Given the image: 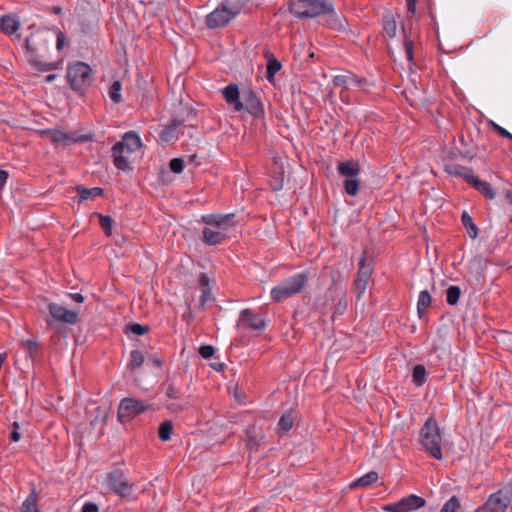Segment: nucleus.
<instances>
[{"mask_svg": "<svg viewBox=\"0 0 512 512\" xmlns=\"http://www.w3.org/2000/svg\"><path fill=\"white\" fill-rule=\"evenodd\" d=\"M54 34L48 29H37L27 36L23 43L24 56L28 64L35 70L48 72L59 69V62H46L52 49Z\"/></svg>", "mask_w": 512, "mask_h": 512, "instance_id": "1", "label": "nucleus"}, {"mask_svg": "<svg viewBox=\"0 0 512 512\" xmlns=\"http://www.w3.org/2000/svg\"><path fill=\"white\" fill-rule=\"evenodd\" d=\"M419 442L422 450L434 459L441 460L442 453V433L438 422L430 416L419 431Z\"/></svg>", "mask_w": 512, "mask_h": 512, "instance_id": "2", "label": "nucleus"}, {"mask_svg": "<svg viewBox=\"0 0 512 512\" xmlns=\"http://www.w3.org/2000/svg\"><path fill=\"white\" fill-rule=\"evenodd\" d=\"M291 14L299 19H312L333 12V3L329 0H292L288 4Z\"/></svg>", "mask_w": 512, "mask_h": 512, "instance_id": "3", "label": "nucleus"}, {"mask_svg": "<svg viewBox=\"0 0 512 512\" xmlns=\"http://www.w3.org/2000/svg\"><path fill=\"white\" fill-rule=\"evenodd\" d=\"M310 276L311 271L307 269L285 278L278 285L272 288V300L275 302H282L287 298L299 294L306 286Z\"/></svg>", "mask_w": 512, "mask_h": 512, "instance_id": "4", "label": "nucleus"}, {"mask_svg": "<svg viewBox=\"0 0 512 512\" xmlns=\"http://www.w3.org/2000/svg\"><path fill=\"white\" fill-rule=\"evenodd\" d=\"M66 77L71 89L79 94H84L94 81L91 67L81 61L68 65Z\"/></svg>", "mask_w": 512, "mask_h": 512, "instance_id": "5", "label": "nucleus"}, {"mask_svg": "<svg viewBox=\"0 0 512 512\" xmlns=\"http://www.w3.org/2000/svg\"><path fill=\"white\" fill-rule=\"evenodd\" d=\"M164 394L168 399L166 409L171 413L178 414L190 407V397L186 396L181 385H178L175 378H168L163 384Z\"/></svg>", "mask_w": 512, "mask_h": 512, "instance_id": "6", "label": "nucleus"}, {"mask_svg": "<svg viewBox=\"0 0 512 512\" xmlns=\"http://www.w3.org/2000/svg\"><path fill=\"white\" fill-rule=\"evenodd\" d=\"M512 502V484L504 485L491 494L474 512H505Z\"/></svg>", "mask_w": 512, "mask_h": 512, "instance_id": "7", "label": "nucleus"}, {"mask_svg": "<svg viewBox=\"0 0 512 512\" xmlns=\"http://www.w3.org/2000/svg\"><path fill=\"white\" fill-rule=\"evenodd\" d=\"M206 228L225 233L226 236H233L236 231L235 215L231 214H207L201 217Z\"/></svg>", "mask_w": 512, "mask_h": 512, "instance_id": "8", "label": "nucleus"}, {"mask_svg": "<svg viewBox=\"0 0 512 512\" xmlns=\"http://www.w3.org/2000/svg\"><path fill=\"white\" fill-rule=\"evenodd\" d=\"M152 408V404L132 397L123 398L120 401L117 418L121 423L135 418L146 410Z\"/></svg>", "mask_w": 512, "mask_h": 512, "instance_id": "9", "label": "nucleus"}, {"mask_svg": "<svg viewBox=\"0 0 512 512\" xmlns=\"http://www.w3.org/2000/svg\"><path fill=\"white\" fill-rule=\"evenodd\" d=\"M107 483L111 491L117 496L127 498L131 495L133 484L122 469L115 468L111 470L107 474Z\"/></svg>", "mask_w": 512, "mask_h": 512, "instance_id": "10", "label": "nucleus"}, {"mask_svg": "<svg viewBox=\"0 0 512 512\" xmlns=\"http://www.w3.org/2000/svg\"><path fill=\"white\" fill-rule=\"evenodd\" d=\"M358 266L359 268L354 280V291L357 299H360L367 289L374 269L373 258H360Z\"/></svg>", "mask_w": 512, "mask_h": 512, "instance_id": "11", "label": "nucleus"}, {"mask_svg": "<svg viewBox=\"0 0 512 512\" xmlns=\"http://www.w3.org/2000/svg\"><path fill=\"white\" fill-rule=\"evenodd\" d=\"M240 8L235 10L228 9L226 5L221 4L214 11L206 16V25L210 29H216L226 26L237 14Z\"/></svg>", "mask_w": 512, "mask_h": 512, "instance_id": "12", "label": "nucleus"}, {"mask_svg": "<svg viewBox=\"0 0 512 512\" xmlns=\"http://www.w3.org/2000/svg\"><path fill=\"white\" fill-rule=\"evenodd\" d=\"M242 99V102L244 103L243 110L247 111L255 119L264 117L265 112L263 103L253 89H244L242 91Z\"/></svg>", "mask_w": 512, "mask_h": 512, "instance_id": "13", "label": "nucleus"}, {"mask_svg": "<svg viewBox=\"0 0 512 512\" xmlns=\"http://www.w3.org/2000/svg\"><path fill=\"white\" fill-rule=\"evenodd\" d=\"M489 264L512 267L509 261L492 262L490 258H471L468 262V272L480 282L484 279Z\"/></svg>", "mask_w": 512, "mask_h": 512, "instance_id": "14", "label": "nucleus"}, {"mask_svg": "<svg viewBox=\"0 0 512 512\" xmlns=\"http://www.w3.org/2000/svg\"><path fill=\"white\" fill-rule=\"evenodd\" d=\"M48 311L53 320L57 322H63L71 325H74L78 322L79 317L76 311L68 310L59 304L49 303Z\"/></svg>", "mask_w": 512, "mask_h": 512, "instance_id": "15", "label": "nucleus"}, {"mask_svg": "<svg viewBox=\"0 0 512 512\" xmlns=\"http://www.w3.org/2000/svg\"><path fill=\"white\" fill-rule=\"evenodd\" d=\"M141 146L142 142L139 135L134 131H129L124 134L122 141L116 142L113 145L112 150L133 153L139 150Z\"/></svg>", "mask_w": 512, "mask_h": 512, "instance_id": "16", "label": "nucleus"}, {"mask_svg": "<svg viewBox=\"0 0 512 512\" xmlns=\"http://www.w3.org/2000/svg\"><path fill=\"white\" fill-rule=\"evenodd\" d=\"M333 84L344 89L361 88L365 90L367 80L356 76L351 72H347L343 75H337L333 78Z\"/></svg>", "mask_w": 512, "mask_h": 512, "instance_id": "17", "label": "nucleus"}, {"mask_svg": "<svg viewBox=\"0 0 512 512\" xmlns=\"http://www.w3.org/2000/svg\"><path fill=\"white\" fill-rule=\"evenodd\" d=\"M243 324L250 329L262 331L266 328V322L259 315L255 314L251 309L246 308L240 312L238 325Z\"/></svg>", "mask_w": 512, "mask_h": 512, "instance_id": "18", "label": "nucleus"}, {"mask_svg": "<svg viewBox=\"0 0 512 512\" xmlns=\"http://www.w3.org/2000/svg\"><path fill=\"white\" fill-rule=\"evenodd\" d=\"M246 446L249 450L257 451L264 441V434L255 424H250L245 429Z\"/></svg>", "mask_w": 512, "mask_h": 512, "instance_id": "19", "label": "nucleus"}, {"mask_svg": "<svg viewBox=\"0 0 512 512\" xmlns=\"http://www.w3.org/2000/svg\"><path fill=\"white\" fill-rule=\"evenodd\" d=\"M223 98L229 105H233L235 111H242L244 103L240 100V92L237 84H229L222 91Z\"/></svg>", "mask_w": 512, "mask_h": 512, "instance_id": "20", "label": "nucleus"}, {"mask_svg": "<svg viewBox=\"0 0 512 512\" xmlns=\"http://www.w3.org/2000/svg\"><path fill=\"white\" fill-rule=\"evenodd\" d=\"M467 183L480 192L486 199L492 200L496 196V192L491 184L480 180L474 175L467 176Z\"/></svg>", "mask_w": 512, "mask_h": 512, "instance_id": "21", "label": "nucleus"}, {"mask_svg": "<svg viewBox=\"0 0 512 512\" xmlns=\"http://www.w3.org/2000/svg\"><path fill=\"white\" fill-rule=\"evenodd\" d=\"M185 120L173 119L168 125H166L160 132L159 137L163 142L169 143L178 138V129L184 126Z\"/></svg>", "mask_w": 512, "mask_h": 512, "instance_id": "22", "label": "nucleus"}, {"mask_svg": "<svg viewBox=\"0 0 512 512\" xmlns=\"http://www.w3.org/2000/svg\"><path fill=\"white\" fill-rule=\"evenodd\" d=\"M203 262H197V265L202 269H208V271L200 272L198 276V284L201 289L211 288L210 283L214 280V273L212 271L213 265L210 258H202Z\"/></svg>", "mask_w": 512, "mask_h": 512, "instance_id": "23", "label": "nucleus"}, {"mask_svg": "<svg viewBox=\"0 0 512 512\" xmlns=\"http://www.w3.org/2000/svg\"><path fill=\"white\" fill-rule=\"evenodd\" d=\"M402 512H411L425 506L426 500L415 494H410L400 500Z\"/></svg>", "mask_w": 512, "mask_h": 512, "instance_id": "24", "label": "nucleus"}, {"mask_svg": "<svg viewBox=\"0 0 512 512\" xmlns=\"http://www.w3.org/2000/svg\"><path fill=\"white\" fill-rule=\"evenodd\" d=\"M20 28V22L16 15L6 14L0 18V31L6 35H13Z\"/></svg>", "mask_w": 512, "mask_h": 512, "instance_id": "25", "label": "nucleus"}, {"mask_svg": "<svg viewBox=\"0 0 512 512\" xmlns=\"http://www.w3.org/2000/svg\"><path fill=\"white\" fill-rule=\"evenodd\" d=\"M337 171L346 179L355 178L360 173V165L354 160L341 161L337 165Z\"/></svg>", "mask_w": 512, "mask_h": 512, "instance_id": "26", "label": "nucleus"}, {"mask_svg": "<svg viewBox=\"0 0 512 512\" xmlns=\"http://www.w3.org/2000/svg\"><path fill=\"white\" fill-rule=\"evenodd\" d=\"M229 238L223 232L214 231L206 227L202 231V240L206 245H220Z\"/></svg>", "mask_w": 512, "mask_h": 512, "instance_id": "27", "label": "nucleus"}, {"mask_svg": "<svg viewBox=\"0 0 512 512\" xmlns=\"http://www.w3.org/2000/svg\"><path fill=\"white\" fill-rule=\"evenodd\" d=\"M324 15L328 16L325 21V26L328 28L337 30L339 32H344L347 30L348 24L346 19L339 17L334 7L332 13H325Z\"/></svg>", "mask_w": 512, "mask_h": 512, "instance_id": "28", "label": "nucleus"}, {"mask_svg": "<svg viewBox=\"0 0 512 512\" xmlns=\"http://www.w3.org/2000/svg\"><path fill=\"white\" fill-rule=\"evenodd\" d=\"M39 495L35 488H32L29 495L23 501L20 512H41L38 507Z\"/></svg>", "mask_w": 512, "mask_h": 512, "instance_id": "29", "label": "nucleus"}, {"mask_svg": "<svg viewBox=\"0 0 512 512\" xmlns=\"http://www.w3.org/2000/svg\"><path fill=\"white\" fill-rule=\"evenodd\" d=\"M461 222L464 226L468 236L471 239H476L478 237L479 229L477 225L475 224L473 218L470 216V214L467 211H463L461 214Z\"/></svg>", "mask_w": 512, "mask_h": 512, "instance_id": "30", "label": "nucleus"}, {"mask_svg": "<svg viewBox=\"0 0 512 512\" xmlns=\"http://www.w3.org/2000/svg\"><path fill=\"white\" fill-rule=\"evenodd\" d=\"M75 189L79 195V202L101 196L104 193L103 189L100 187L86 188L82 185H78Z\"/></svg>", "mask_w": 512, "mask_h": 512, "instance_id": "31", "label": "nucleus"}, {"mask_svg": "<svg viewBox=\"0 0 512 512\" xmlns=\"http://www.w3.org/2000/svg\"><path fill=\"white\" fill-rule=\"evenodd\" d=\"M379 476L375 471H370L367 474L359 477L355 481L350 484V488L354 489L356 487H367L375 482H377Z\"/></svg>", "mask_w": 512, "mask_h": 512, "instance_id": "32", "label": "nucleus"}, {"mask_svg": "<svg viewBox=\"0 0 512 512\" xmlns=\"http://www.w3.org/2000/svg\"><path fill=\"white\" fill-rule=\"evenodd\" d=\"M444 170L451 176H458L464 178L466 182L467 176L473 175L472 170L470 168L458 164L445 165Z\"/></svg>", "mask_w": 512, "mask_h": 512, "instance_id": "33", "label": "nucleus"}, {"mask_svg": "<svg viewBox=\"0 0 512 512\" xmlns=\"http://www.w3.org/2000/svg\"><path fill=\"white\" fill-rule=\"evenodd\" d=\"M432 297L428 290H423L419 294L417 303V312L419 317H423L426 314L427 308L431 305Z\"/></svg>", "mask_w": 512, "mask_h": 512, "instance_id": "34", "label": "nucleus"}, {"mask_svg": "<svg viewBox=\"0 0 512 512\" xmlns=\"http://www.w3.org/2000/svg\"><path fill=\"white\" fill-rule=\"evenodd\" d=\"M112 156L113 163L117 169L125 172L132 170V167L130 166L127 158L124 156V152H122L121 150H112Z\"/></svg>", "mask_w": 512, "mask_h": 512, "instance_id": "35", "label": "nucleus"}, {"mask_svg": "<svg viewBox=\"0 0 512 512\" xmlns=\"http://www.w3.org/2000/svg\"><path fill=\"white\" fill-rule=\"evenodd\" d=\"M145 361V356L140 350H132L130 352V360L127 363V369L129 371H135L140 368Z\"/></svg>", "mask_w": 512, "mask_h": 512, "instance_id": "36", "label": "nucleus"}, {"mask_svg": "<svg viewBox=\"0 0 512 512\" xmlns=\"http://www.w3.org/2000/svg\"><path fill=\"white\" fill-rule=\"evenodd\" d=\"M383 29L388 37L396 36L397 24L392 14L387 13L383 16Z\"/></svg>", "mask_w": 512, "mask_h": 512, "instance_id": "37", "label": "nucleus"}, {"mask_svg": "<svg viewBox=\"0 0 512 512\" xmlns=\"http://www.w3.org/2000/svg\"><path fill=\"white\" fill-rule=\"evenodd\" d=\"M173 432V423L170 420H165L159 425L158 437L161 441L166 442L171 439Z\"/></svg>", "mask_w": 512, "mask_h": 512, "instance_id": "38", "label": "nucleus"}, {"mask_svg": "<svg viewBox=\"0 0 512 512\" xmlns=\"http://www.w3.org/2000/svg\"><path fill=\"white\" fill-rule=\"evenodd\" d=\"M426 369L423 365L417 364L412 371V381L416 386H422L426 382Z\"/></svg>", "mask_w": 512, "mask_h": 512, "instance_id": "39", "label": "nucleus"}, {"mask_svg": "<svg viewBox=\"0 0 512 512\" xmlns=\"http://www.w3.org/2000/svg\"><path fill=\"white\" fill-rule=\"evenodd\" d=\"M281 68H282L281 62L278 61L273 55H271L268 58L267 70H266V78L268 79V81H272L275 74L277 72H279L281 70Z\"/></svg>", "mask_w": 512, "mask_h": 512, "instance_id": "40", "label": "nucleus"}, {"mask_svg": "<svg viewBox=\"0 0 512 512\" xmlns=\"http://www.w3.org/2000/svg\"><path fill=\"white\" fill-rule=\"evenodd\" d=\"M294 416L291 411H286L279 419L278 428L281 431L288 432L294 425Z\"/></svg>", "mask_w": 512, "mask_h": 512, "instance_id": "41", "label": "nucleus"}, {"mask_svg": "<svg viewBox=\"0 0 512 512\" xmlns=\"http://www.w3.org/2000/svg\"><path fill=\"white\" fill-rule=\"evenodd\" d=\"M150 331V327L148 325H142L139 323H130L125 326V334H135L137 336H142Z\"/></svg>", "mask_w": 512, "mask_h": 512, "instance_id": "42", "label": "nucleus"}, {"mask_svg": "<svg viewBox=\"0 0 512 512\" xmlns=\"http://www.w3.org/2000/svg\"><path fill=\"white\" fill-rule=\"evenodd\" d=\"M461 296V288L457 285H451L446 290V301L449 305L454 306L458 303Z\"/></svg>", "mask_w": 512, "mask_h": 512, "instance_id": "43", "label": "nucleus"}, {"mask_svg": "<svg viewBox=\"0 0 512 512\" xmlns=\"http://www.w3.org/2000/svg\"><path fill=\"white\" fill-rule=\"evenodd\" d=\"M51 134V141L53 143H63L65 145L71 144L72 134L62 132L60 130L49 131Z\"/></svg>", "mask_w": 512, "mask_h": 512, "instance_id": "44", "label": "nucleus"}, {"mask_svg": "<svg viewBox=\"0 0 512 512\" xmlns=\"http://www.w3.org/2000/svg\"><path fill=\"white\" fill-rule=\"evenodd\" d=\"M359 188L360 181L357 179V177L344 180V189L348 195L356 196L359 192Z\"/></svg>", "mask_w": 512, "mask_h": 512, "instance_id": "45", "label": "nucleus"}, {"mask_svg": "<svg viewBox=\"0 0 512 512\" xmlns=\"http://www.w3.org/2000/svg\"><path fill=\"white\" fill-rule=\"evenodd\" d=\"M22 347L27 349L28 356L31 360H35L36 353L40 349V344L34 339H27L21 343Z\"/></svg>", "mask_w": 512, "mask_h": 512, "instance_id": "46", "label": "nucleus"}, {"mask_svg": "<svg viewBox=\"0 0 512 512\" xmlns=\"http://www.w3.org/2000/svg\"><path fill=\"white\" fill-rule=\"evenodd\" d=\"M122 88V84L120 81H114L109 88V97L114 103H120L122 101V97L120 94Z\"/></svg>", "mask_w": 512, "mask_h": 512, "instance_id": "47", "label": "nucleus"}, {"mask_svg": "<svg viewBox=\"0 0 512 512\" xmlns=\"http://www.w3.org/2000/svg\"><path fill=\"white\" fill-rule=\"evenodd\" d=\"M348 308V299L346 293L343 292L337 303L334 305V315H343Z\"/></svg>", "mask_w": 512, "mask_h": 512, "instance_id": "48", "label": "nucleus"}, {"mask_svg": "<svg viewBox=\"0 0 512 512\" xmlns=\"http://www.w3.org/2000/svg\"><path fill=\"white\" fill-rule=\"evenodd\" d=\"M460 506L459 498L454 495L443 505L440 512H457Z\"/></svg>", "mask_w": 512, "mask_h": 512, "instance_id": "49", "label": "nucleus"}, {"mask_svg": "<svg viewBox=\"0 0 512 512\" xmlns=\"http://www.w3.org/2000/svg\"><path fill=\"white\" fill-rule=\"evenodd\" d=\"M97 216L99 218V223H100L102 229L105 231V233L107 235H110L112 224L114 222L113 219L110 216L102 215V214H97Z\"/></svg>", "mask_w": 512, "mask_h": 512, "instance_id": "50", "label": "nucleus"}, {"mask_svg": "<svg viewBox=\"0 0 512 512\" xmlns=\"http://www.w3.org/2000/svg\"><path fill=\"white\" fill-rule=\"evenodd\" d=\"M184 166V160L182 158H173L169 163L171 171L176 174L182 173Z\"/></svg>", "mask_w": 512, "mask_h": 512, "instance_id": "51", "label": "nucleus"}, {"mask_svg": "<svg viewBox=\"0 0 512 512\" xmlns=\"http://www.w3.org/2000/svg\"><path fill=\"white\" fill-rule=\"evenodd\" d=\"M404 46H405V54H406V57H407L408 61L410 63H414V53H413L414 44H413V41L406 37L405 41H404Z\"/></svg>", "mask_w": 512, "mask_h": 512, "instance_id": "52", "label": "nucleus"}, {"mask_svg": "<svg viewBox=\"0 0 512 512\" xmlns=\"http://www.w3.org/2000/svg\"><path fill=\"white\" fill-rule=\"evenodd\" d=\"M199 355L204 359H210L215 354V348L212 345H202L198 350Z\"/></svg>", "mask_w": 512, "mask_h": 512, "instance_id": "53", "label": "nucleus"}, {"mask_svg": "<svg viewBox=\"0 0 512 512\" xmlns=\"http://www.w3.org/2000/svg\"><path fill=\"white\" fill-rule=\"evenodd\" d=\"M109 412L106 408H103L101 406L96 408V416L95 419L92 421V424H94L99 418H101V423L106 424L108 419Z\"/></svg>", "mask_w": 512, "mask_h": 512, "instance_id": "54", "label": "nucleus"}, {"mask_svg": "<svg viewBox=\"0 0 512 512\" xmlns=\"http://www.w3.org/2000/svg\"><path fill=\"white\" fill-rule=\"evenodd\" d=\"M20 425L18 422H13L12 431L9 434V439L12 442H18L21 439V433L19 432Z\"/></svg>", "mask_w": 512, "mask_h": 512, "instance_id": "55", "label": "nucleus"}, {"mask_svg": "<svg viewBox=\"0 0 512 512\" xmlns=\"http://www.w3.org/2000/svg\"><path fill=\"white\" fill-rule=\"evenodd\" d=\"M93 140V136L91 134L77 135L76 133L72 134L71 144L72 143H85Z\"/></svg>", "mask_w": 512, "mask_h": 512, "instance_id": "56", "label": "nucleus"}, {"mask_svg": "<svg viewBox=\"0 0 512 512\" xmlns=\"http://www.w3.org/2000/svg\"><path fill=\"white\" fill-rule=\"evenodd\" d=\"M492 127L495 132H497L501 137L508 138L512 140V134L508 132L505 128L501 127L500 125L492 122Z\"/></svg>", "mask_w": 512, "mask_h": 512, "instance_id": "57", "label": "nucleus"}, {"mask_svg": "<svg viewBox=\"0 0 512 512\" xmlns=\"http://www.w3.org/2000/svg\"><path fill=\"white\" fill-rule=\"evenodd\" d=\"M382 509L385 512H402L400 501L384 505Z\"/></svg>", "mask_w": 512, "mask_h": 512, "instance_id": "58", "label": "nucleus"}, {"mask_svg": "<svg viewBox=\"0 0 512 512\" xmlns=\"http://www.w3.org/2000/svg\"><path fill=\"white\" fill-rule=\"evenodd\" d=\"M215 298L213 297L212 293H211V288H206V289H202V294L200 296V301L202 302H209V301H213Z\"/></svg>", "mask_w": 512, "mask_h": 512, "instance_id": "59", "label": "nucleus"}, {"mask_svg": "<svg viewBox=\"0 0 512 512\" xmlns=\"http://www.w3.org/2000/svg\"><path fill=\"white\" fill-rule=\"evenodd\" d=\"M81 512H99V507L94 502H86L82 506Z\"/></svg>", "mask_w": 512, "mask_h": 512, "instance_id": "60", "label": "nucleus"}, {"mask_svg": "<svg viewBox=\"0 0 512 512\" xmlns=\"http://www.w3.org/2000/svg\"><path fill=\"white\" fill-rule=\"evenodd\" d=\"M56 48L57 50H61L64 46V43H65V40H66V37L64 35L63 32H61L60 30H57L56 32Z\"/></svg>", "mask_w": 512, "mask_h": 512, "instance_id": "61", "label": "nucleus"}, {"mask_svg": "<svg viewBox=\"0 0 512 512\" xmlns=\"http://www.w3.org/2000/svg\"><path fill=\"white\" fill-rule=\"evenodd\" d=\"M182 318H183V320H184L185 322H187V324H190V323L193 321V319H194V314H193L192 310L190 309V304H188V309H187V311L183 314Z\"/></svg>", "mask_w": 512, "mask_h": 512, "instance_id": "62", "label": "nucleus"}, {"mask_svg": "<svg viewBox=\"0 0 512 512\" xmlns=\"http://www.w3.org/2000/svg\"><path fill=\"white\" fill-rule=\"evenodd\" d=\"M8 179V172L5 170H0V189H2Z\"/></svg>", "mask_w": 512, "mask_h": 512, "instance_id": "63", "label": "nucleus"}, {"mask_svg": "<svg viewBox=\"0 0 512 512\" xmlns=\"http://www.w3.org/2000/svg\"><path fill=\"white\" fill-rule=\"evenodd\" d=\"M502 193L505 196V199L509 204H512V190L511 189H503Z\"/></svg>", "mask_w": 512, "mask_h": 512, "instance_id": "64", "label": "nucleus"}]
</instances>
